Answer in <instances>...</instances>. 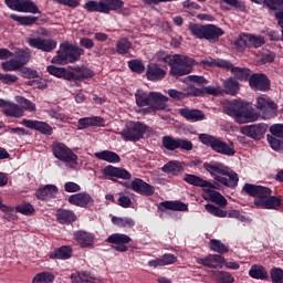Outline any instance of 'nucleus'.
I'll return each instance as SVG.
<instances>
[{
  "instance_id": "obj_11",
  "label": "nucleus",
  "mask_w": 283,
  "mask_h": 283,
  "mask_svg": "<svg viewBox=\"0 0 283 283\" xmlns=\"http://www.w3.org/2000/svg\"><path fill=\"white\" fill-rule=\"evenodd\" d=\"M256 108L260 109L264 120H269L277 116V104L264 95L256 98Z\"/></svg>"
},
{
  "instance_id": "obj_52",
  "label": "nucleus",
  "mask_w": 283,
  "mask_h": 283,
  "mask_svg": "<svg viewBox=\"0 0 283 283\" xmlns=\"http://www.w3.org/2000/svg\"><path fill=\"white\" fill-rule=\"evenodd\" d=\"M264 43H266L264 36L249 33V48H262Z\"/></svg>"
},
{
  "instance_id": "obj_20",
  "label": "nucleus",
  "mask_w": 283,
  "mask_h": 283,
  "mask_svg": "<svg viewBox=\"0 0 283 283\" xmlns=\"http://www.w3.org/2000/svg\"><path fill=\"white\" fill-rule=\"evenodd\" d=\"M22 125L28 127V129H35V132H40V134H44V136H52L53 133L52 126L45 122L23 119Z\"/></svg>"
},
{
  "instance_id": "obj_59",
  "label": "nucleus",
  "mask_w": 283,
  "mask_h": 283,
  "mask_svg": "<svg viewBox=\"0 0 283 283\" xmlns=\"http://www.w3.org/2000/svg\"><path fill=\"white\" fill-rule=\"evenodd\" d=\"M15 61H20V63H22V67H23V65H27L28 63H30V50H28V49L18 50Z\"/></svg>"
},
{
  "instance_id": "obj_7",
  "label": "nucleus",
  "mask_w": 283,
  "mask_h": 283,
  "mask_svg": "<svg viewBox=\"0 0 283 283\" xmlns=\"http://www.w3.org/2000/svg\"><path fill=\"white\" fill-rule=\"evenodd\" d=\"M188 30L196 39H206V41H210L212 43L219 41L220 36L224 34V31L220 27L213 24L201 25L190 23Z\"/></svg>"
},
{
  "instance_id": "obj_57",
  "label": "nucleus",
  "mask_w": 283,
  "mask_h": 283,
  "mask_svg": "<svg viewBox=\"0 0 283 283\" xmlns=\"http://www.w3.org/2000/svg\"><path fill=\"white\" fill-rule=\"evenodd\" d=\"M268 143L274 149V151H283V142L274 137L273 135H268Z\"/></svg>"
},
{
  "instance_id": "obj_43",
  "label": "nucleus",
  "mask_w": 283,
  "mask_h": 283,
  "mask_svg": "<svg viewBox=\"0 0 283 283\" xmlns=\"http://www.w3.org/2000/svg\"><path fill=\"white\" fill-rule=\"evenodd\" d=\"M22 67L23 63L17 59H11L1 63L3 72H17V70H21Z\"/></svg>"
},
{
  "instance_id": "obj_15",
  "label": "nucleus",
  "mask_w": 283,
  "mask_h": 283,
  "mask_svg": "<svg viewBox=\"0 0 283 283\" xmlns=\"http://www.w3.org/2000/svg\"><path fill=\"white\" fill-rule=\"evenodd\" d=\"M249 85L256 92H269L271 90V81L264 74H253L249 78Z\"/></svg>"
},
{
  "instance_id": "obj_50",
  "label": "nucleus",
  "mask_w": 283,
  "mask_h": 283,
  "mask_svg": "<svg viewBox=\"0 0 283 283\" xmlns=\"http://www.w3.org/2000/svg\"><path fill=\"white\" fill-rule=\"evenodd\" d=\"M210 249L216 253H229V247L216 239L210 240Z\"/></svg>"
},
{
  "instance_id": "obj_8",
  "label": "nucleus",
  "mask_w": 283,
  "mask_h": 283,
  "mask_svg": "<svg viewBox=\"0 0 283 283\" xmlns=\"http://www.w3.org/2000/svg\"><path fill=\"white\" fill-rule=\"evenodd\" d=\"M147 132V125L140 122H127L119 136L125 140V143H138L145 133Z\"/></svg>"
},
{
  "instance_id": "obj_18",
  "label": "nucleus",
  "mask_w": 283,
  "mask_h": 283,
  "mask_svg": "<svg viewBox=\"0 0 283 283\" xmlns=\"http://www.w3.org/2000/svg\"><path fill=\"white\" fill-rule=\"evenodd\" d=\"M150 96V108L145 109V114H149V112L151 111L156 112L160 109H167V103L169 102V97L158 92H151Z\"/></svg>"
},
{
  "instance_id": "obj_24",
  "label": "nucleus",
  "mask_w": 283,
  "mask_h": 283,
  "mask_svg": "<svg viewBox=\"0 0 283 283\" xmlns=\"http://www.w3.org/2000/svg\"><path fill=\"white\" fill-rule=\"evenodd\" d=\"M185 182L192 185L193 187H201L203 191H210V189H216L213 184L196 176V175H186L184 177Z\"/></svg>"
},
{
  "instance_id": "obj_38",
  "label": "nucleus",
  "mask_w": 283,
  "mask_h": 283,
  "mask_svg": "<svg viewBox=\"0 0 283 283\" xmlns=\"http://www.w3.org/2000/svg\"><path fill=\"white\" fill-rule=\"evenodd\" d=\"M224 92L230 94V96H235L240 92V82L238 80L230 77L223 83Z\"/></svg>"
},
{
  "instance_id": "obj_22",
  "label": "nucleus",
  "mask_w": 283,
  "mask_h": 283,
  "mask_svg": "<svg viewBox=\"0 0 283 283\" xmlns=\"http://www.w3.org/2000/svg\"><path fill=\"white\" fill-rule=\"evenodd\" d=\"M130 189L136 193H140V196H154L156 188L154 186L145 182L140 178H136L130 184Z\"/></svg>"
},
{
  "instance_id": "obj_10",
  "label": "nucleus",
  "mask_w": 283,
  "mask_h": 283,
  "mask_svg": "<svg viewBox=\"0 0 283 283\" xmlns=\"http://www.w3.org/2000/svg\"><path fill=\"white\" fill-rule=\"evenodd\" d=\"M52 151L57 160H62V163H66V165H71L72 168L78 165V156L72 151L65 144L54 142L52 144Z\"/></svg>"
},
{
  "instance_id": "obj_14",
  "label": "nucleus",
  "mask_w": 283,
  "mask_h": 283,
  "mask_svg": "<svg viewBox=\"0 0 283 283\" xmlns=\"http://www.w3.org/2000/svg\"><path fill=\"white\" fill-rule=\"evenodd\" d=\"M163 145L165 149H168L169 151H174L176 149H186V151H191L193 149V144H191V142L185 139H176L171 136H164Z\"/></svg>"
},
{
  "instance_id": "obj_58",
  "label": "nucleus",
  "mask_w": 283,
  "mask_h": 283,
  "mask_svg": "<svg viewBox=\"0 0 283 283\" xmlns=\"http://www.w3.org/2000/svg\"><path fill=\"white\" fill-rule=\"evenodd\" d=\"M128 67L132 72H136L137 74H143L145 72V64L140 60H132L128 62Z\"/></svg>"
},
{
  "instance_id": "obj_4",
  "label": "nucleus",
  "mask_w": 283,
  "mask_h": 283,
  "mask_svg": "<svg viewBox=\"0 0 283 283\" xmlns=\"http://www.w3.org/2000/svg\"><path fill=\"white\" fill-rule=\"evenodd\" d=\"M203 169L213 176L217 182L224 185L226 187H238L240 178L231 168L220 163H205Z\"/></svg>"
},
{
  "instance_id": "obj_29",
  "label": "nucleus",
  "mask_w": 283,
  "mask_h": 283,
  "mask_svg": "<svg viewBox=\"0 0 283 283\" xmlns=\"http://www.w3.org/2000/svg\"><path fill=\"white\" fill-rule=\"evenodd\" d=\"M73 70L74 72H72V81H87V78H94L95 76L94 71L86 66H76Z\"/></svg>"
},
{
  "instance_id": "obj_55",
  "label": "nucleus",
  "mask_w": 283,
  "mask_h": 283,
  "mask_svg": "<svg viewBox=\"0 0 283 283\" xmlns=\"http://www.w3.org/2000/svg\"><path fill=\"white\" fill-rule=\"evenodd\" d=\"M18 81L19 76L15 74L0 73V83H3V85H14Z\"/></svg>"
},
{
  "instance_id": "obj_40",
  "label": "nucleus",
  "mask_w": 283,
  "mask_h": 283,
  "mask_svg": "<svg viewBox=\"0 0 283 283\" xmlns=\"http://www.w3.org/2000/svg\"><path fill=\"white\" fill-rule=\"evenodd\" d=\"M56 218L61 224H70L76 220V214L69 210H57Z\"/></svg>"
},
{
  "instance_id": "obj_62",
  "label": "nucleus",
  "mask_w": 283,
  "mask_h": 283,
  "mask_svg": "<svg viewBox=\"0 0 283 283\" xmlns=\"http://www.w3.org/2000/svg\"><path fill=\"white\" fill-rule=\"evenodd\" d=\"M22 78H39V72L31 67H23L20 70Z\"/></svg>"
},
{
  "instance_id": "obj_28",
  "label": "nucleus",
  "mask_w": 283,
  "mask_h": 283,
  "mask_svg": "<svg viewBox=\"0 0 283 283\" xmlns=\"http://www.w3.org/2000/svg\"><path fill=\"white\" fill-rule=\"evenodd\" d=\"M56 196H59V188L54 185H46L36 191L39 200H51V198H56Z\"/></svg>"
},
{
  "instance_id": "obj_5",
  "label": "nucleus",
  "mask_w": 283,
  "mask_h": 283,
  "mask_svg": "<svg viewBox=\"0 0 283 283\" xmlns=\"http://www.w3.org/2000/svg\"><path fill=\"white\" fill-rule=\"evenodd\" d=\"M165 63H168L170 66V74L172 76H187V74H191L193 70V65H196V60L188 55H165L164 57Z\"/></svg>"
},
{
  "instance_id": "obj_64",
  "label": "nucleus",
  "mask_w": 283,
  "mask_h": 283,
  "mask_svg": "<svg viewBox=\"0 0 283 283\" xmlns=\"http://www.w3.org/2000/svg\"><path fill=\"white\" fill-rule=\"evenodd\" d=\"M270 133L275 138H283V124H274L270 127Z\"/></svg>"
},
{
  "instance_id": "obj_34",
  "label": "nucleus",
  "mask_w": 283,
  "mask_h": 283,
  "mask_svg": "<svg viewBox=\"0 0 283 283\" xmlns=\"http://www.w3.org/2000/svg\"><path fill=\"white\" fill-rule=\"evenodd\" d=\"M135 101L138 107H149L151 104V92L147 93L143 90H137Z\"/></svg>"
},
{
  "instance_id": "obj_27",
  "label": "nucleus",
  "mask_w": 283,
  "mask_h": 283,
  "mask_svg": "<svg viewBox=\"0 0 283 283\" xmlns=\"http://www.w3.org/2000/svg\"><path fill=\"white\" fill-rule=\"evenodd\" d=\"M146 76L148 81H163L167 73L158 64L153 63L147 66Z\"/></svg>"
},
{
  "instance_id": "obj_44",
  "label": "nucleus",
  "mask_w": 283,
  "mask_h": 283,
  "mask_svg": "<svg viewBox=\"0 0 283 283\" xmlns=\"http://www.w3.org/2000/svg\"><path fill=\"white\" fill-rule=\"evenodd\" d=\"M182 164H180L179 161H169L163 167V171L165 174H171L172 176L182 172Z\"/></svg>"
},
{
  "instance_id": "obj_19",
  "label": "nucleus",
  "mask_w": 283,
  "mask_h": 283,
  "mask_svg": "<svg viewBox=\"0 0 283 283\" xmlns=\"http://www.w3.org/2000/svg\"><path fill=\"white\" fill-rule=\"evenodd\" d=\"M104 177L106 180H116V178H122V180H129L132 174L125 168H117L114 166H107L103 169Z\"/></svg>"
},
{
  "instance_id": "obj_33",
  "label": "nucleus",
  "mask_w": 283,
  "mask_h": 283,
  "mask_svg": "<svg viewBox=\"0 0 283 283\" xmlns=\"http://www.w3.org/2000/svg\"><path fill=\"white\" fill-rule=\"evenodd\" d=\"M97 160H104L105 163L116 164L120 163V156L112 150H102L94 154Z\"/></svg>"
},
{
  "instance_id": "obj_21",
  "label": "nucleus",
  "mask_w": 283,
  "mask_h": 283,
  "mask_svg": "<svg viewBox=\"0 0 283 283\" xmlns=\"http://www.w3.org/2000/svg\"><path fill=\"white\" fill-rule=\"evenodd\" d=\"M70 205H74L75 207L87 208L94 205V198L87 192H78L75 195H71L69 197Z\"/></svg>"
},
{
  "instance_id": "obj_39",
  "label": "nucleus",
  "mask_w": 283,
  "mask_h": 283,
  "mask_svg": "<svg viewBox=\"0 0 283 283\" xmlns=\"http://www.w3.org/2000/svg\"><path fill=\"white\" fill-rule=\"evenodd\" d=\"M112 222L115 227H119L122 229H132L136 224L134 219L129 217H113Z\"/></svg>"
},
{
  "instance_id": "obj_26",
  "label": "nucleus",
  "mask_w": 283,
  "mask_h": 283,
  "mask_svg": "<svg viewBox=\"0 0 283 283\" xmlns=\"http://www.w3.org/2000/svg\"><path fill=\"white\" fill-rule=\"evenodd\" d=\"M105 119L98 116L83 117L77 122V129H87V127H103Z\"/></svg>"
},
{
  "instance_id": "obj_49",
  "label": "nucleus",
  "mask_w": 283,
  "mask_h": 283,
  "mask_svg": "<svg viewBox=\"0 0 283 283\" xmlns=\"http://www.w3.org/2000/svg\"><path fill=\"white\" fill-rule=\"evenodd\" d=\"M48 114L51 118H55L57 123H69L70 120V116L63 113L61 108H57V111H48Z\"/></svg>"
},
{
  "instance_id": "obj_41",
  "label": "nucleus",
  "mask_w": 283,
  "mask_h": 283,
  "mask_svg": "<svg viewBox=\"0 0 283 283\" xmlns=\"http://www.w3.org/2000/svg\"><path fill=\"white\" fill-rule=\"evenodd\" d=\"M250 277H253L254 280H268L269 273L262 265H252L249 271Z\"/></svg>"
},
{
  "instance_id": "obj_37",
  "label": "nucleus",
  "mask_w": 283,
  "mask_h": 283,
  "mask_svg": "<svg viewBox=\"0 0 283 283\" xmlns=\"http://www.w3.org/2000/svg\"><path fill=\"white\" fill-rule=\"evenodd\" d=\"M52 260H70L72 258V248L62 247L50 254Z\"/></svg>"
},
{
  "instance_id": "obj_61",
  "label": "nucleus",
  "mask_w": 283,
  "mask_h": 283,
  "mask_svg": "<svg viewBox=\"0 0 283 283\" xmlns=\"http://www.w3.org/2000/svg\"><path fill=\"white\" fill-rule=\"evenodd\" d=\"M272 283H283V270L280 268H274L271 270Z\"/></svg>"
},
{
  "instance_id": "obj_35",
  "label": "nucleus",
  "mask_w": 283,
  "mask_h": 283,
  "mask_svg": "<svg viewBox=\"0 0 283 283\" xmlns=\"http://www.w3.org/2000/svg\"><path fill=\"white\" fill-rule=\"evenodd\" d=\"M2 113L6 116H11L12 118H21L24 116L23 108L15 104L14 102H10L7 108L2 109Z\"/></svg>"
},
{
  "instance_id": "obj_6",
  "label": "nucleus",
  "mask_w": 283,
  "mask_h": 283,
  "mask_svg": "<svg viewBox=\"0 0 283 283\" xmlns=\"http://www.w3.org/2000/svg\"><path fill=\"white\" fill-rule=\"evenodd\" d=\"M85 51L70 42H63L60 44V49L56 55L52 57L51 63L55 65H67L69 63H76L81 60V55Z\"/></svg>"
},
{
  "instance_id": "obj_45",
  "label": "nucleus",
  "mask_w": 283,
  "mask_h": 283,
  "mask_svg": "<svg viewBox=\"0 0 283 283\" xmlns=\"http://www.w3.org/2000/svg\"><path fill=\"white\" fill-rule=\"evenodd\" d=\"M54 274L52 272H39L32 279V283H53Z\"/></svg>"
},
{
  "instance_id": "obj_2",
  "label": "nucleus",
  "mask_w": 283,
  "mask_h": 283,
  "mask_svg": "<svg viewBox=\"0 0 283 283\" xmlns=\"http://www.w3.org/2000/svg\"><path fill=\"white\" fill-rule=\"evenodd\" d=\"M224 112L228 116H231L239 123V125H244L247 123H255L260 119V113L255 112L251 104L242 99H234L229 102L224 106Z\"/></svg>"
},
{
  "instance_id": "obj_25",
  "label": "nucleus",
  "mask_w": 283,
  "mask_h": 283,
  "mask_svg": "<svg viewBox=\"0 0 283 283\" xmlns=\"http://www.w3.org/2000/svg\"><path fill=\"white\" fill-rule=\"evenodd\" d=\"M73 238L75 242H77L84 249H87L88 247H94V242L96 240V237H94V234L85 231L74 232Z\"/></svg>"
},
{
  "instance_id": "obj_17",
  "label": "nucleus",
  "mask_w": 283,
  "mask_h": 283,
  "mask_svg": "<svg viewBox=\"0 0 283 283\" xmlns=\"http://www.w3.org/2000/svg\"><path fill=\"white\" fill-rule=\"evenodd\" d=\"M243 136H248L249 138H253V140H260L264 134H266V125L258 124V125H247L241 127L240 129Z\"/></svg>"
},
{
  "instance_id": "obj_31",
  "label": "nucleus",
  "mask_w": 283,
  "mask_h": 283,
  "mask_svg": "<svg viewBox=\"0 0 283 283\" xmlns=\"http://www.w3.org/2000/svg\"><path fill=\"white\" fill-rule=\"evenodd\" d=\"M46 71L52 76H55L56 78H64V81H72V77L74 76L72 74V71H69L65 67H59L54 65H50L46 67Z\"/></svg>"
},
{
  "instance_id": "obj_51",
  "label": "nucleus",
  "mask_w": 283,
  "mask_h": 283,
  "mask_svg": "<svg viewBox=\"0 0 283 283\" xmlns=\"http://www.w3.org/2000/svg\"><path fill=\"white\" fill-rule=\"evenodd\" d=\"M132 49V42L127 38H123L117 42L116 50L118 54H127Z\"/></svg>"
},
{
  "instance_id": "obj_42",
  "label": "nucleus",
  "mask_w": 283,
  "mask_h": 283,
  "mask_svg": "<svg viewBox=\"0 0 283 283\" xmlns=\"http://www.w3.org/2000/svg\"><path fill=\"white\" fill-rule=\"evenodd\" d=\"M10 19L12 21H17L20 25H34L36 23L38 18L33 15H17L14 13L10 14Z\"/></svg>"
},
{
  "instance_id": "obj_46",
  "label": "nucleus",
  "mask_w": 283,
  "mask_h": 283,
  "mask_svg": "<svg viewBox=\"0 0 283 283\" xmlns=\"http://www.w3.org/2000/svg\"><path fill=\"white\" fill-rule=\"evenodd\" d=\"M160 206L170 211H187V205L180 201H164Z\"/></svg>"
},
{
  "instance_id": "obj_60",
  "label": "nucleus",
  "mask_w": 283,
  "mask_h": 283,
  "mask_svg": "<svg viewBox=\"0 0 283 283\" xmlns=\"http://www.w3.org/2000/svg\"><path fill=\"white\" fill-rule=\"evenodd\" d=\"M18 213H22V216H33L34 214V207L30 203H22L15 208Z\"/></svg>"
},
{
  "instance_id": "obj_63",
  "label": "nucleus",
  "mask_w": 283,
  "mask_h": 283,
  "mask_svg": "<svg viewBox=\"0 0 283 283\" xmlns=\"http://www.w3.org/2000/svg\"><path fill=\"white\" fill-rule=\"evenodd\" d=\"M71 280L76 283H90V276L87 275V272H77L72 274Z\"/></svg>"
},
{
  "instance_id": "obj_54",
  "label": "nucleus",
  "mask_w": 283,
  "mask_h": 283,
  "mask_svg": "<svg viewBox=\"0 0 283 283\" xmlns=\"http://www.w3.org/2000/svg\"><path fill=\"white\" fill-rule=\"evenodd\" d=\"M231 73L239 81H247V78H249V75L251 74L249 69H241V67H235V66H232Z\"/></svg>"
},
{
  "instance_id": "obj_3",
  "label": "nucleus",
  "mask_w": 283,
  "mask_h": 283,
  "mask_svg": "<svg viewBox=\"0 0 283 283\" xmlns=\"http://www.w3.org/2000/svg\"><path fill=\"white\" fill-rule=\"evenodd\" d=\"M203 169L213 176L217 182L224 185L226 187H238L240 178L231 168L220 163H205Z\"/></svg>"
},
{
  "instance_id": "obj_13",
  "label": "nucleus",
  "mask_w": 283,
  "mask_h": 283,
  "mask_svg": "<svg viewBox=\"0 0 283 283\" xmlns=\"http://www.w3.org/2000/svg\"><path fill=\"white\" fill-rule=\"evenodd\" d=\"M106 242L112 244V249H114V251H117L118 253H127V251H129V247H127V244L132 242V239L127 234L113 233L106 239Z\"/></svg>"
},
{
  "instance_id": "obj_30",
  "label": "nucleus",
  "mask_w": 283,
  "mask_h": 283,
  "mask_svg": "<svg viewBox=\"0 0 283 283\" xmlns=\"http://www.w3.org/2000/svg\"><path fill=\"white\" fill-rule=\"evenodd\" d=\"M125 2L123 0H102V14H109V12H118Z\"/></svg>"
},
{
  "instance_id": "obj_36",
  "label": "nucleus",
  "mask_w": 283,
  "mask_h": 283,
  "mask_svg": "<svg viewBox=\"0 0 283 283\" xmlns=\"http://www.w3.org/2000/svg\"><path fill=\"white\" fill-rule=\"evenodd\" d=\"M206 192L208 193V200H210V202H214V205L219 207H227V198H224L222 193L213 189L206 190Z\"/></svg>"
},
{
  "instance_id": "obj_53",
  "label": "nucleus",
  "mask_w": 283,
  "mask_h": 283,
  "mask_svg": "<svg viewBox=\"0 0 283 283\" xmlns=\"http://www.w3.org/2000/svg\"><path fill=\"white\" fill-rule=\"evenodd\" d=\"M234 45L237 50H244L245 48H249V33H242L238 36V39L234 42Z\"/></svg>"
},
{
  "instance_id": "obj_9",
  "label": "nucleus",
  "mask_w": 283,
  "mask_h": 283,
  "mask_svg": "<svg viewBox=\"0 0 283 283\" xmlns=\"http://www.w3.org/2000/svg\"><path fill=\"white\" fill-rule=\"evenodd\" d=\"M199 140L203 145L211 147V149L217 154H222L223 156H235V149H233V147L229 146L227 142H223L220 138L208 134H200Z\"/></svg>"
},
{
  "instance_id": "obj_48",
  "label": "nucleus",
  "mask_w": 283,
  "mask_h": 283,
  "mask_svg": "<svg viewBox=\"0 0 283 283\" xmlns=\"http://www.w3.org/2000/svg\"><path fill=\"white\" fill-rule=\"evenodd\" d=\"M83 8H84V10H86V12H99L101 14H103L102 0H99V1L90 0L88 2H86L83 6Z\"/></svg>"
},
{
  "instance_id": "obj_23",
  "label": "nucleus",
  "mask_w": 283,
  "mask_h": 283,
  "mask_svg": "<svg viewBox=\"0 0 283 283\" xmlns=\"http://www.w3.org/2000/svg\"><path fill=\"white\" fill-rule=\"evenodd\" d=\"M178 113L186 120H190V123H198L200 120H205V113L200 109L196 108H179Z\"/></svg>"
},
{
  "instance_id": "obj_16",
  "label": "nucleus",
  "mask_w": 283,
  "mask_h": 283,
  "mask_svg": "<svg viewBox=\"0 0 283 283\" xmlns=\"http://www.w3.org/2000/svg\"><path fill=\"white\" fill-rule=\"evenodd\" d=\"M30 48H34L35 50H41L42 52H52V50H56V41L52 39H41V38H30L28 40Z\"/></svg>"
},
{
  "instance_id": "obj_1",
  "label": "nucleus",
  "mask_w": 283,
  "mask_h": 283,
  "mask_svg": "<svg viewBox=\"0 0 283 283\" xmlns=\"http://www.w3.org/2000/svg\"><path fill=\"white\" fill-rule=\"evenodd\" d=\"M243 189L249 196L255 198L254 205L258 209L277 210L283 205V197L271 196L273 191L269 187L245 184Z\"/></svg>"
},
{
  "instance_id": "obj_32",
  "label": "nucleus",
  "mask_w": 283,
  "mask_h": 283,
  "mask_svg": "<svg viewBox=\"0 0 283 283\" xmlns=\"http://www.w3.org/2000/svg\"><path fill=\"white\" fill-rule=\"evenodd\" d=\"M210 277L217 283H233L235 279L227 271H210Z\"/></svg>"
},
{
  "instance_id": "obj_12",
  "label": "nucleus",
  "mask_w": 283,
  "mask_h": 283,
  "mask_svg": "<svg viewBox=\"0 0 283 283\" xmlns=\"http://www.w3.org/2000/svg\"><path fill=\"white\" fill-rule=\"evenodd\" d=\"M6 6L15 12L41 14V10L32 0H4Z\"/></svg>"
},
{
  "instance_id": "obj_47",
  "label": "nucleus",
  "mask_w": 283,
  "mask_h": 283,
  "mask_svg": "<svg viewBox=\"0 0 283 283\" xmlns=\"http://www.w3.org/2000/svg\"><path fill=\"white\" fill-rule=\"evenodd\" d=\"M15 101L19 103L21 109H25L27 112H36V104L32 103V101L23 96H17Z\"/></svg>"
},
{
  "instance_id": "obj_56",
  "label": "nucleus",
  "mask_w": 283,
  "mask_h": 283,
  "mask_svg": "<svg viewBox=\"0 0 283 283\" xmlns=\"http://www.w3.org/2000/svg\"><path fill=\"white\" fill-rule=\"evenodd\" d=\"M205 208L208 213H211V216H216V218H227L228 212L213 205H206Z\"/></svg>"
}]
</instances>
